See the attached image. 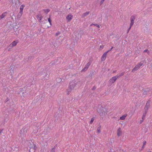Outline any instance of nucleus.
<instances>
[{
	"label": "nucleus",
	"mask_w": 152,
	"mask_h": 152,
	"mask_svg": "<svg viewBox=\"0 0 152 152\" xmlns=\"http://www.w3.org/2000/svg\"><path fill=\"white\" fill-rule=\"evenodd\" d=\"M80 83V81L79 80H73L71 82L69 83L68 88L66 90L67 94L69 95L70 94L75 86L79 84Z\"/></svg>",
	"instance_id": "f257e3e1"
},
{
	"label": "nucleus",
	"mask_w": 152,
	"mask_h": 152,
	"mask_svg": "<svg viewBox=\"0 0 152 152\" xmlns=\"http://www.w3.org/2000/svg\"><path fill=\"white\" fill-rule=\"evenodd\" d=\"M97 111L101 116L105 115L107 113L106 109L102 106L100 107L99 108L98 110Z\"/></svg>",
	"instance_id": "f03ea898"
},
{
	"label": "nucleus",
	"mask_w": 152,
	"mask_h": 152,
	"mask_svg": "<svg viewBox=\"0 0 152 152\" xmlns=\"http://www.w3.org/2000/svg\"><path fill=\"white\" fill-rule=\"evenodd\" d=\"M143 64V63L142 62L138 64L132 70V72H134L135 71L138 70L140 67Z\"/></svg>",
	"instance_id": "7ed1b4c3"
},
{
	"label": "nucleus",
	"mask_w": 152,
	"mask_h": 152,
	"mask_svg": "<svg viewBox=\"0 0 152 152\" xmlns=\"http://www.w3.org/2000/svg\"><path fill=\"white\" fill-rule=\"evenodd\" d=\"M118 78L117 75H116L112 77L109 80V83L112 84L114 83L116 80Z\"/></svg>",
	"instance_id": "20e7f679"
},
{
	"label": "nucleus",
	"mask_w": 152,
	"mask_h": 152,
	"mask_svg": "<svg viewBox=\"0 0 152 152\" xmlns=\"http://www.w3.org/2000/svg\"><path fill=\"white\" fill-rule=\"evenodd\" d=\"M150 106V102L149 101H148L146 105L144 107V112L147 113L148 109Z\"/></svg>",
	"instance_id": "39448f33"
},
{
	"label": "nucleus",
	"mask_w": 152,
	"mask_h": 152,
	"mask_svg": "<svg viewBox=\"0 0 152 152\" xmlns=\"http://www.w3.org/2000/svg\"><path fill=\"white\" fill-rule=\"evenodd\" d=\"M135 19V17L133 15L131 16L130 18V21L131 23H130V25H131V26H132L134 23V21Z\"/></svg>",
	"instance_id": "423d86ee"
},
{
	"label": "nucleus",
	"mask_w": 152,
	"mask_h": 152,
	"mask_svg": "<svg viewBox=\"0 0 152 152\" xmlns=\"http://www.w3.org/2000/svg\"><path fill=\"white\" fill-rule=\"evenodd\" d=\"M90 64L91 63L89 62H88L86 64L83 69L82 70V72H84L86 71L87 69L89 67Z\"/></svg>",
	"instance_id": "0eeeda50"
},
{
	"label": "nucleus",
	"mask_w": 152,
	"mask_h": 152,
	"mask_svg": "<svg viewBox=\"0 0 152 152\" xmlns=\"http://www.w3.org/2000/svg\"><path fill=\"white\" fill-rule=\"evenodd\" d=\"M110 51V50H108L106 52H105L102 55V58L101 60L102 61H104L106 58V56L107 55V53Z\"/></svg>",
	"instance_id": "6e6552de"
},
{
	"label": "nucleus",
	"mask_w": 152,
	"mask_h": 152,
	"mask_svg": "<svg viewBox=\"0 0 152 152\" xmlns=\"http://www.w3.org/2000/svg\"><path fill=\"white\" fill-rule=\"evenodd\" d=\"M37 18L39 22H41L42 20L43 16L40 14H39L37 15Z\"/></svg>",
	"instance_id": "1a4fd4ad"
},
{
	"label": "nucleus",
	"mask_w": 152,
	"mask_h": 152,
	"mask_svg": "<svg viewBox=\"0 0 152 152\" xmlns=\"http://www.w3.org/2000/svg\"><path fill=\"white\" fill-rule=\"evenodd\" d=\"M26 132V131L25 129L23 128L21 130L20 132V134H21V136H22V135H23Z\"/></svg>",
	"instance_id": "9d476101"
},
{
	"label": "nucleus",
	"mask_w": 152,
	"mask_h": 152,
	"mask_svg": "<svg viewBox=\"0 0 152 152\" xmlns=\"http://www.w3.org/2000/svg\"><path fill=\"white\" fill-rule=\"evenodd\" d=\"M18 43L17 42L14 41L9 46L11 47H14L17 45Z\"/></svg>",
	"instance_id": "9b49d317"
},
{
	"label": "nucleus",
	"mask_w": 152,
	"mask_h": 152,
	"mask_svg": "<svg viewBox=\"0 0 152 152\" xmlns=\"http://www.w3.org/2000/svg\"><path fill=\"white\" fill-rule=\"evenodd\" d=\"M7 13V12H5L3 13L1 15H0V20L1 19L3 18L5 16H6Z\"/></svg>",
	"instance_id": "f8f14e48"
},
{
	"label": "nucleus",
	"mask_w": 152,
	"mask_h": 152,
	"mask_svg": "<svg viewBox=\"0 0 152 152\" xmlns=\"http://www.w3.org/2000/svg\"><path fill=\"white\" fill-rule=\"evenodd\" d=\"M117 134L118 136H120L122 134V132L121 130V128L120 127L118 129Z\"/></svg>",
	"instance_id": "ddd939ff"
},
{
	"label": "nucleus",
	"mask_w": 152,
	"mask_h": 152,
	"mask_svg": "<svg viewBox=\"0 0 152 152\" xmlns=\"http://www.w3.org/2000/svg\"><path fill=\"white\" fill-rule=\"evenodd\" d=\"M72 17L71 15L69 14L66 17V19L68 20L69 21L72 19Z\"/></svg>",
	"instance_id": "4468645a"
},
{
	"label": "nucleus",
	"mask_w": 152,
	"mask_h": 152,
	"mask_svg": "<svg viewBox=\"0 0 152 152\" xmlns=\"http://www.w3.org/2000/svg\"><path fill=\"white\" fill-rule=\"evenodd\" d=\"M90 13L89 11H87L86 12L84 13L83 15H82V17L83 18H84L85 17V16H86L88 15Z\"/></svg>",
	"instance_id": "2eb2a0df"
},
{
	"label": "nucleus",
	"mask_w": 152,
	"mask_h": 152,
	"mask_svg": "<svg viewBox=\"0 0 152 152\" xmlns=\"http://www.w3.org/2000/svg\"><path fill=\"white\" fill-rule=\"evenodd\" d=\"M127 116V114L124 115L120 118V119L122 120H124L125 119L126 117Z\"/></svg>",
	"instance_id": "dca6fc26"
},
{
	"label": "nucleus",
	"mask_w": 152,
	"mask_h": 152,
	"mask_svg": "<svg viewBox=\"0 0 152 152\" xmlns=\"http://www.w3.org/2000/svg\"><path fill=\"white\" fill-rule=\"evenodd\" d=\"M24 7L25 6L23 5H21L20 8V11L23 12V10Z\"/></svg>",
	"instance_id": "f3484780"
},
{
	"label": "nucleus",
	"mask_w": 152,
	"mask_h": 152,
	"mask_svg": "<svg viewBox=\"0 0 152 152\" xmlns=\"http://www.w3.org/2000/svg\"><path fill=\"white\" fill-rule=\"evenodd\" d=\"M44 12L46 13L47 14L49 11H50V10L49 9H43L42 10Z\"/></svg>",
	"instance_id": "a211bd4d"
},
{
	"label": "nucleus",
	"mask_w": 152,
	"mask_h": 152,
	"mask_svg": "<svg viewBox=\"0 0 152 152\" xmlns=\"http://www.w3.org/2000/svg\"><path fill=\"white\" fill-rule=\"evenodd\" d=\"M147 113L144 112L143 113V114L142 117V119L144 120Z\"/></svg>",
	"instance_id": "6ab92c4d"
},
{
	"label": "nucleus",
	"mask_w": 152,
	"mask_h": 152,
	"mask_svg": "<svg viewBox=\"0 0 152 152\" xmlns=\"http://www.w3.org/2000/svg\"><path fill=\"white\" fill-rule=\"evenodd\" d=\"M23 12L20 11L18 15V17L20 18L22 15Z\"/></svg>",
	"instance_id": "aec40b11"
},
{
	"label": "nucleus",
	"mask_w": 152,
	"mask_h": 152,
	"mask_svg": "<svg viewBox=\"0 0 152 152\" xmlns=\"http://www.w3.org/2000/svg\"><path fill=\"white\" fill-rule=\"evenodd\" d=\"M56 147V146H55L53 148H52L50 151V152H55Z\"/></svg>",
	"instance_id": "412c9836"
},
{
	"label": "nucleus",
	"mask_w": 152,
	"mask_h": 152,
	"mask_svg": "<svg viewBox=\"0 0 152 152\" xmlns=\"http://www.w3.org/2000/svg\"><path fill=\"white\" fill-rule=\"evenodd\" d=\"M95 119V118L94 117H93L91 119V120L90 121V124H92L93 122V121H94Z\"/></svg>",
	"instance_id": "4be33fe9"
},
{
	"label": "nucleus",
	"mask_w": 152,
	"mask_h": 152,
	"mask_svg": "<svg viewBox=\"0 0 152 152\" xmlns=\"http://www.w3.org/2000/svg\"><path fill=\"white\" fill-rule=\"evenodd\" d=\"M124 72H122L121 74H120L118 75H117L118 77V78H119V77L123 76L124 75Z\"/></svg>",
	"instance_id": "5701e85b"
},
{
	"label": "nucleus",
	"mask_w": 152,
	"mask_h": 152,
	"mask_svg": "<svg viewBox=\"0 0 152 152\" xmlns=\"http://www.w3.org/2000/svg\"><path fill=\"white\" fill-rule=\"evenodd\" d=\"M92 25H94L95 26H96L98 28H99V25H98L97 24H91V26Z\"/></svg>",
	"instance_id": "b1692460"
},
{
	"label": "nucleus",
	"mask_w": 152,
	"mask_h": 152,
	"mask_svg": "<svg viewBox=\"0 0 152 152\" xmlns=\"http://www.w3.org/2000/svg\"><path fill=\"white\" fill-rule=\"evenodd\" d=\"M100 127H99L98 129H97V132L98 133H100L101 132V131H100Z\"/></svg>",
	"instance_id": "393cba45"
},
{
	"label": "nucleus",
	"mask_w": 152,
	"mask_h": 152,
	"mask_svg": "<svg viewBox=\"0 0 152 152\" xmlns=\"http://www.w3.org/2000/svg\"><path fill=\"white\" fill-rule=\"evenodd\" d=\"M48 22L50 23V25H51V20H50V18H48Z\"/></svg>",
	"instance_id": "a878e982"
},
{
	"label": "nucleus",
	"mask_w": 152,
	"mask_h": 152,
	"mask_svg": "<svg viewBox=\"0 0 152 152\" xmlns=\"http://www.w3.org/2000/svg\"><path fill=\"white\" fill-rule=\"evenodd\" d=\"M144 52H147V53H148V54H149V51L147 49L145 50H144Z\"/></svg>",
	"instance_id": "bb28decb"
},
{
	"label": "nucleus",
	"mask_w": 152,
	"mask_h": 152,
	"mask_svg": "<svg viewBox=\"0 0 152 152\" xmlns=\"http://www.w3.org/2000/svg\"><path fill=\"white\" fill-rule=\"evenodd\" d=\"M131 27H132V26H131V25H130V27H129V28H128V29L127 30V33H129V31L130 30V29Z\"/></svg>",
	"instance_id": "cd10ccee"
},
{
	"label": "nucleus",
	"mask_w": 152,
	"mask_h": 152,
	"mask_svg": "<svg viewBox=\"0 0 152 152\" xmlns=\"http://www.w3.org/2000/svg\"><path fill=\"white\" fill-rule=\"evenodd\" d=\"M104 0H101L100 1V4H102L104 1Z\"/></svg>",
	"instance_id": "c85d7f7f"
},
{
	"label": "nucleus",
	"mask_w": 152,
	"mask_h": 152,
	"mask_svg": "<svg viewBox=\"0 0 152 152\" xmlns=\"http://www.w3.org/2000/svg\"><path fill=\"white\" fill-rule=\"evenodd\" d=\"M143 121H144V120H142H142H141L140 121V124H141L143 122Z\"/></svg>",
	"instance_id": "c756f323"
},
{
	"label": "nucleus",
	"mask_w": 152,
	"mask_h": 152,
	"mask_svg": "<svg viewBox=\"0 0 152 152\" xmlns=\"http://www.w3.org/2000/svg\"><path fill=\"white\" fill-rule=\"evenodd\" d=\"M143 145H145L146 144V142L145 141H144L143 142Z\"/></svg>",
	"instance_id": "7c9ffc66"
},
{
	"label": "nucleus",
	"mask_w": 152,
	"mask_h": 152,
	"mask_svg": "<svg viewBox=\"0 0 152 152\" xmlns=\"http://www.w3.org/2000/svg\"><path fill=\"white\" fill-rule=\"evenodd\" d=\"M3 131V129H0V134H1V133L2 132V131Z\"/></svg>",
	"instance_id": "2f4dec72"
},
{
	"label": "nucleus",
	"mask_w": 152,
	"mask_h": 152,
	"mask_svg": "<svg viewBox=\"0 0 152 152\" xmlns=\"http://www.w3.org/2000/svg\"><path fill=\"white\" fill-rule=\"evenodd\" d=\"M96 88L95 87V86H94L93 87V88H92V89L93 90H94V89H96Z\"/></svg>",
	"instance_id": "473e14b6"
},
{
	"label": "nucleus",
	"mask_w": 152,
	"mask_h": 152,
	"mask_svg": "<svg viewBox=\"0 0 152 152\" xmlns=\"http://www.w3.org/2000/svg\"><path fill=\"white\" fill-rule=\"evenodd\" d=\"M103 47H104L103 46L101 45L100 46V48H103Z\"/></svg>",
	"instance_id": "72a5a7b5"
},
{
	"label": "nucleus",
	"mask_w": 152,
	"mask_h": 152,
	"mask_svg": "<svg viewBox=\"0 0 152 152\" xmlns=\"http://www.w3.org/2000/svg\"><path fill=\"white\" fill-rule=\"evenodd\" d=\"M113 48V47H112L109 50H110V51Z\"/></svg>",
	"instance_id": "f704fd0d"
},
{
	"label": "nucleus",
	"mask_w": 152,
	"mask_h": 152,
	"mask_svg": "<svg viewBox=\"0 0 152 152\" xmlns=\"http://www.w3.org/2000/svg\"><path fill=\"white\" fill-rule=\"evenodd\" d=\"M28 146H29V147L30 148H31L32 147H31L30 145H28Z\"/></svg>",
	"instance_id": "c9c22d12"
},
{
	"label": "nucleus",
	"mask_w": 152,
	"mask_h": 152,
	"mask_svg": "<svg viewBox=\"0 0 152 152\" xmlns=\"http://www.w3.org/2000/svg\"><path fill=\"white\" fill-rule=\"evenodd\" d=\"M56 35H58L59 34L58 33H56Z\"/></svg>",
	"instance_id": "e433bc0d"
},
{
	"label": "nucleus",
	"mask_w": 152,
	"mask_h": 152,
	"mask_svg": "<svg viewBox=\"0 0 152 152\" xmlns=\"http://www.w3.org/2000/svg\"><path fill=\"white\" fill-rule=\"evenodd\" d=\"M142 148H144V145H143L142 146Z\"/></svg>",
	"instance_id": "4c0bfd02"
},
{
	"label": "nucleus",
	"mask_w": 152,
	"mask_h": 152,
	"mask_svg": "<svg viewBox=\"0 0 152 152\" xmlns=\"http://www.w3.org/2000/svg\"><path fill=\"white\" fill-rule=\"evenodd\" d=\"M146 92H144V93H145V94H146Z\"/></svg>",
	"instance_id": "58836bf2"
},
{
	"label": "nucleus",
	"mask_w": 152,
	"mask_h": 152,
	"mask_svg": "<svg viewBox=\"0 0 152 152\" xmlns=\"http://www.w3.org/2000/svg\"><path fill=\"white\" fill-rule=\"evenodd\" d=\"M31 144H33V145H34V144H33V142H32V141H31Z\"/></svg>",
	"instance_id": "ea45409f"
},
{
	"label": "nucleus",
	"mask_w": 152,
	"mask_h": 152,
	"mask_svg": "<svg viewBox=\"0 0 152 152\" xmlns=\"http://www.w3.org/2000/svg\"><path fill=\"white\" fill-rule=\"evenodd\" d=\"M115 72H116V71H114V72H113V73H115Z\"/></svg>",
	"instance_id": "a19ab883"
},
{
	"label": "nucleus",
	"mask_w": 152,
	"mask_h": 152,
	"mask_svg": "<svg viewBox=\"0 0 152 152\" xmlns=\"http://www.w3.org/2000/svg\"><path fill=\"white\" fill-rule=\"evenodd\" d=\"M12 2H13V0H12Z\"/></svg>",
	"instance_id": "79ce46f5"
}]
</instances>
